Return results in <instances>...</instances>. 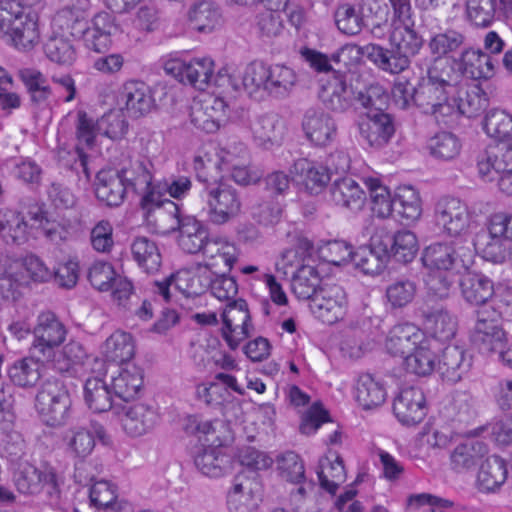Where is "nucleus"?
<instances>
[{
	"label": "nucleus",
	"instance_id": "nucleus-1",
	"mask_svg": "<svg viewBox=\"0 0 512 512\" xmlns=\"http://www.w3.org/2000/svg\"><path fill=\"white\" fill-rule=\"evenodd\" d=\"M395 16L403 23L391 34V42L395 48L385 49L377 44L362 46V56L367 57L379 69L397 74L409 67L410 57L416 55L422 47V37L413 29L410 0H389Z\"/></svg>",
	"mask_w": 512,
	"mask_h": 512
},
{
	"label": "nucleus",
	"instance_id": "nucleus-2",
	"mask_svg": "<svg viewBox=\"0 0 512 512\" xmlns=\"http://www.w3.org/2000/svg\"><path fill=\"white\" fill-rule=\"evenodd\" d=\"M298 83L296 72L283 64L268 65L261 61L249 63L242 76L244 90L255 98L269 96L275 99L288 97Z\"/></svg>",
	"mask_w": 512,
	"mask_h": 512
},
{
	"label": "nucleus",
	"instance_id": "nucleus-3",
	"mask_svg": "<svg viewBox=\"0 0 512 512\" xmlns=\"http://www.w3.org/2000/svg\"><path fill=\"white\" fill-rule=\"evenodd\" d=\"M52 276V270L34 254L23 258L0 256V294L6 300H17L21 294L20 289L30 281L44 283L52 279Z\"/></svg>",
	"mask_w": 512,
	"mask_h": 512
},
{
	"label": "nucleus",
	"instance_id": "nucleus-4",
	"mask_svg": "<svg viewBox=\"0 0 512 512\" xmlns=\"http://www.w3.org/2000/svg\"><path fill=\"white\" fill-rule=\"evenodd\" d=\"M475 255L467 240L436 242L424 249L421 261L429 270L461 274L473 266Z\"/></svg>",
	"mask_w": 512,
	"mask_h": 512
},
{
	"label": "nucleus",
	"instance_id": "nucleus-5",
	"mask_svg": "<svg viewBox=\"0 0 512 512\" xmlns=\"http://www.w3.org/2000/svg\"><path fill=\"white\" fill-rule=\"evenodd\" d=\"M14 481L20 493L38 495L43 492L51 506H60L63 481L51 464L44 462L37 467L27 463L15 474Z\"/></svg>",
	"mask_w": 512,
	"mask_h": 512
},
{
	"label": "nucleus",
	"instance_id": "nucleus-6",
	"mask_svg": "<svg viewBox=\"0 0 512 512\" xmlns=\"http://www.w3.org/2000/svg\"><path fill=\"white\" fill-rule=\"evenodd\" d=\"M0 36L15 47L31 49L39 40L37 22L14 0L0 2Z\"/></svg>",
	"mask_w": 512,
	"mask_h": 512
},
{
	"label": "nucleus",
	"instance_id": "nucleus-7",
	"mask_svg": "<svg viewBox=\"0 0 512 512\" xmlns=\"http://www.w3.org/2000/svg\"><path fill=\"white\" fill-rule=\"evenodd\" d=\"M35 407L46 425L61 427L67 424L72 414V400L64 382L59 379L45 381L36 395Z\"/></svg>",
	"mask_w": 512,
	"mask_h": 512
},
{
	"label": "nucleus",
	"instance_id": "nucleus-8",
	"mask_svg": "<svg viewBox=\"0 0 512 512\" xmlns=\"http://www.w3.org/2000/svg\"><path fill=\"white\" fill-rule=\"evenodd\" d=\"M199 191L208 205L209 220L222 225L236 217L241 210V200L235 188L221 181H209L198 174Z\"/></svg>",
	"mask_w": 512,
	"mask_h": 512
},
{
	"label": "nucleus",
	"instance_id": "nucleus-9",
	"mask_svg": "<svg viewBox=\"0 0 512 512\" xmlns=\"http://www.w3.org/2000/svg\"><path fill=\"white\" fill-rule=\"evenodd\" d=\"M151 164L143 160L131 161L128 167L119 170L121 178L126 186L141 195L140 206L149 215L154 208L164 210V203L168 199H162L161 183L152 182V174L149 170Z\"/></svg>",
	"mask_w": 512,
	"mask_h": 512
},
{
	"label": "nucleus",
	"instance_id": "nucleus-10",
	"mask_svg": "<svg viewBox=\"0 0 512 512\" xmlns=\"http://www.w3.org/2000/svg\"><path fill=\"white\" fill-rule=\"evenodd\" d=\"M168 216L171 224L167 230L180 233L178 240L180 247L190 254L204 252L206 243L209 241L207 229L194 217L182 216L179 206L171 200H167L164 203V210L160 211L161 218Z\"/></svg>",
	"mask_w": 512,
	"mask_h": 512
},
{
	"label": "nucleus",
	"instance_id": "nucleus-11",
	"mask_svg": "<svg viewBox=\"0 0 512 512\" xmlns=\"http://www.w3.org/2000/svg\"><path fill=\"white\" fill-rule=\"evenodd\" d=\"M67 330L55 313L41 312L33 329L31 352L39 360L52 361L56 349L65 341Z\"/></svg>",
	"mask_w": 512,
	"mask_h": 512
},
{
	"label": "nucleus",
	"instance_id": "nucleus-12",
	"mask_svg": "<svg viewBox=\"0 0 512 512\" xmlns=\"http://www.w3.org/2000/svg\"><path fill=\"white\" fill-rule=\"evenodd\" d=\"M163 69L180 83L190 84L199 90H204L210 83L221 85V73L214 75V62L210 58H195L189 62L173 58L165 61Z\"/></svg>",
	"mask_w": 512,
	"mask_h": 512
},
{
	"label": "nucleus",
	"instance_id": "nucleus-13",
	"mask_svg": "<svg viewBox=\"0 0 512 512\" xmlns=\"http://www.w3.org/2000/svg\"><path fill=\"white\" fill-rule=\"evenodd\" d=\"M456 94L457 92L423 79L417 86L416 107L423 113L434 116L437 122L445 124L446 118L455 114Z\"/></svg>",
	"mask_w": 512,
	"mask_h": 512
},
{
	"label": "nucleus",
	"instance_id": "nucleus-14",
	"mask_svg": "<svg viewBox=\"0 0 512 512\" xmlns=\"http://www.w3.org/2000/svg\"><path fill=\"white\" fill-rule=\"evenodd\" d=\"M221 317L222 337L229 348L235 350L254 331L247 302L242 298L227 302Z\"/></svg>",
	"mask_w": 512,
	"mask_h": 512
},
{
	"label": "nucleus",
	"instance_id": "nucleus-15",
	"mask_svg": "<svg viewBox=\"0 0 512 512\" xmlns=\"http://www.w3.org/2000/svg\"><path fill=\"white\" fill-rule=\"evenodd\" d=\"M311 312L323 323L334 324L342 320L347 311L344 289L335 283H323L309 304Z\"/></svg>",
	"mask_w": 512,
	"mask_h": 512
},
{
	"label": "nucleus",
	"instance_id": "nucleus-16",
	"mask_svg": "<svg viewBox=\"0 0 512 512\" xmlns=\"http://www.w3.org/2000/svg\"><path fill=\"white\" fill-rule=\"evenodd\" d=\"M436 225L450 236H461L470 225V212L465 203L454 197H443L435 205Z\"/></svg>",
	"mask_w": 512,
	"mask_h": 512
},
{
	"label": "nucleus",
	"instance_id": "nucleus-17",
	"mask_svg": "<svg viewBox=\"0 0 512 512\" xmlns=\"http://www.w3.org/2000/svg\"><path fill=\"white\" fill-rule=\"evenodd\" d=\"M289 172L311 195L320 194L331 180L330 168L305 157L295 159Z\"/></svg>",
	"mask_w": 512,
	"mask_h": 512
},
{
	"label": "nucleus",
	"instance_id": "nucleus-18",
	"mask_svg": "<svg viewBox=\"0 0 512 512\" xmlns=\"http://www.w3.org/2000/svg\"><path fill=\"white\" fill-rule=\"evenodd\" d=\"M319 98L326 109L335 113H344L356 102V91L346 82L344 75L336 73L322 87Z\"/></svg>",
	"mask_w": 512,
	"mask_h": 512
},
{
	"label": "nucleus",
	"instance_id": "nucleus-19",
	"mask_svg": "<svg viewBox=\"0 0 512 512\" xmlns=\"http://www.w3.org/2000/svg\"><path fill=\"white\" fill-rule=\"evenodd\" d=\"M393 412L404 425L412 426L421 422L426 415L423 391L417 387L401 389L394 399Z\"/></svg>",
	"mask_w": 512,
	"mask_h": 512
},
{
	"label": "nucleus",
	"instance_id": "nucleus-20",
	"mask_svg": "<svg viewBox=\"0 0 512 512\" xmlns=\"http://www.w3.org/2000/svg\"><path fill=\"white\" fill-rule=\"evenodd\" d=\"M120 101L129 117L139 118L155 108L151 88L142 81H127L120 91Z\"/></svg>",
	"mask_w": 512,
	"mask_h": 512
},
{
	"label": "nucleus",
	"instance_id": "nucleus-21",
	"mask_svg": "<svg viewBox=\"0 0 512 512\" xmlns=\"http://www.w3.org/2000/svg\"><path fill=\"white\" fill-rule=\"evenodd\" d=\"M302 127L308 140L317 146H326L337 135L335 120L323 110L310 108L305 112Z\"/></svg>",
	"mask_w": 512,
	"mask_h": 512
},
{
	"label": "nucleus",
	"instance_id": "nucleus-22",
	"mask_svg": "<svg viewBox=\"0 0 512 512\" xmlns=\"http://www.w3.org/2000/svg\"><path fill=\"white\" fill-rule=\"evenodd\" d=\"M359 131L369 146L381 148L395 133L393 118L385 112H367L366 120L359 124Z\"/></svg>",
	"mask_w": 512,
	"mask_h": 512
},
{
	"label": "nucleus",
	"instance_id": "nucleus-23",
	"mask_svg": "<svg viewBox=\"0 0 512 512\" xmlns=\"http://www.w3.org/2000/svg\"><path fill=\"white\" fill-rule=\"evenodd\" d=\"M94 189L97 199L110 207L121 205L127 191L119 170L113 168L102 169L97 173Z\"/></svg>",
	"mask_w": 512,
	"mask_h": 512
},
{
	"label": "nucleus",
	"instance_id": "nucleus-24",
	"mask_svg": "<svg viewBox=\"0 0 512 512\" xmlns=\"http://www.w3.org/2000/svg\"><path fill=\"white\" fill-rule=\"evenodd\" d=\"M512 165L510 144H490L478 154L477 167L481 177L494 180L496 175Z\"/></svg>",
	"mask_w": 512,
	"mask_h": 512
},
{
	"label": "nucleus",
	"instance_id": "nucleus-25",
	"mask_svg": "<svg viewBox=\"0 0 512 512\" xmlns=\"http://www.w3.org/2000/svg\"><path fill=\"white\" fill-rule=\"evenodd\" d=\"M472 357L457 345H448L442 351L438 361V371L448 382L456 383L470 370Z\"/></svg>",
	"mask_w": 512,
	"mask_h": 512
},
{
	"label": "nucleus",
	"instance_id": "nucleus-26",
	"mask_svg": "<svg viewBox=\"0 0 512 512\" xmlns=\"http://www.w3.org/2000/svg\"><path fill=\"white\" fill-rule=\"evenodd\" d=\"M121 422L127 434L138 437L154 428L158 421L156 411L142 403L122 407Z\"/></svg>",
	"mask_w": 512,
	"mask_h": 512
},
{
	"label": "nucleus",
	"instance_id": "nucleus-27",
	"mask_svg": "<svg viewBox=\"0 0 512 512\" xmlns=\"http://www.w3.org/2000/svg\"><path fill=\"white\" fill-rule=\"evenodd\" d=\"M425 335L414 325L405 324L394 327L386 340V349L393 356L406 359L423 341Z\"/></svg>",
	"mask_w": 512,
	"mask_h": 512
},
{
	"label": "nucleus",
	"instance_id": "nucleus-28",
	"mask_svg": "<svg viewBox=\"0 0 512 512\" xmlns=\"http://www.w3.org/2000/svg\"><path fill=\"white\" fill-rule=\"evenodd\" d=\"M118 26L113 18L106 12H100L93 18L92 26H89L84 37V45L95 52L106 51L111 45V35L116 33Z\"/></svg>",
	"mask_w": 512,
	"mask_h": 512
},
{
	"label": "nucleus",
	"instance_id": "nucleus-29",
	"mask_svg": "<svg viewBox=\"0 0 512 512\" xmlns=\"http://www.w3.org/2000/svg\"><path fill=\"white\" fill-rule=\"evenodd\" d=\"M96 435L101 441L106 437V431L100 424H93V432L84 427H75L67 431L64 440L68 452L74 457L85 458L95 447Z\"/></svg>",
	"mask_w": 512,
	"mask_h": 512
},
{
	"label": "nucleus",
	"instance_id": "nucleus-30",
	"mask_svg": "<svg viewBox=\"0 0 512 512\" xmlns=\"http://www.w3.org/2000/svg\"><path fill=\"white\" fill-rule=\"evenodd\" d=\"M101 132V125L95 122L92 118L88 117L87 113L83 110L77 112L76 123V140L75 146L77 157L84 173L88 176L87 169V155L84 149H92L95 145L97 135Z\"/></svg>",
	"mask_w": 512,
	"mask_h": 512
},
{
	"label": "nucleus",
	"instance_id": "nucleus-31",
	"mask_svg": "<svg viewBox=\"0 0 512 512\" xmlns=\"http://www.w3.org/2000/svg\"><path fill=\"white\" fill-rule=\"evenodd\" d=\"M460 281L464 299L473 305H485L494 295L493 282L482 273L465 271Z\"/></svg>",
	"mask_w": 512,
	"mask_h": 512
},
{
	"label": "nucleus",
	"instance_id": "nucleus-32",
	"mask_svg": "<svg viewBox=\"0 0 512 512\" xmlns=\"http://www.w3.org/2000/svg\"><path fill=\"white\" fill-rule=\"evenodd\" d=\"M505 332L499 323L481 318L476 321L471 333V341L484 354L499 351L503 346Z\"/></svg>",
	"mask_w": 512,
	"mask_h": 512
},
{
	"label": "nucleus",
	"instance_id": "nucleus-33",
	"mask_svg": "<svg viewBox=\"0 0 512 512\" xmlns=\"http://www.w3.org/2000/svg\"><path fill=\"white\" fill-rule=\"evenodd\" d=\"M331 198L338 206L359 211L366 201V194L358 183L350 177L337 179L330 188Z\"/></svg>",
	"mask_w": 512,
	"mask_h": 512
},
{
	"label": "nucleus",
	"instance_id": "nucleus-34",
	"mask_svg": "<svg viewBox=\"0 0 512 512\" xmlns=\"http://www.w3.org/2000/svg\"><path fill=\"white\" fill-rule=\"evenodd\" d=\"M460 69L468 78L489 79L494 75L497 60L482 50L467 49L461 55Z\"/></svg>",
	"mask_w": 512,
	"mask_h": 512
},
{
	"label": "nucleus",
	"instance_id": "nucleus-35",
	"mask_svg": "<svg viewBox=\"0 0 512 512\" xmlns=\"http://www.w3.org/2000/svg\"><path fill=\"white\" fill-rule=\"evenodd\" d=\"M113 392L119 399L128 402L134 400L143 387V373L136 365L129 364L112 378Z\"/></svg>",
	"mask_w": 512,
	"mask_h": 512
},
{
	"label": "nucleus",
	"instance_id": "nucleus-36",
	"mask_svg": "<svg viewBox=\"0 0 512 512\" xmlns=\"http://www.w3.org/2000/svg\"><path fill=\"white\" fill-rule=\"evenodd\" d=\"M474 254L478 251L482 257L493 263H503L506 258L510 257V242L506 239L494 237L490 233L481 230L474 240L471 242Z\"/></svg>",
	"mask_w": 512,
	"mask_h": 512
},
{
	"label": "nucleus",
	"instance_id": "nucleus-37",
	"mask_svg": "<svg viewBox=\"0 0 512 512\" xmlns=\"http://www.w3.org/2000/svg\"><path fill=\"white\" fill-rule=\"evenodd\" d=\"M487 453V446L479 440H470L457 445L450 454V466L455 472H466L474 468Z\"/></svg>",
	"mask_w": 512,
	"mask_h": 512
},
{
	"label": "nucleus",
	"instance_id": "nucleus-38",
	"mask_svg": "<svg viewBox=\"0 0 512 512\" xmlns=\"http://www.w3.org/2000/svg\"><path fill=\"white\" fill-rule=\"evenodd\" d=\"M507 478L505 461L496 455L489 456L480 465L477 484L481 491L494 492L499 489Z\"/></svg>",
	"mask_w": 512,
	"mask_h": 512
},
{
	"label": "nucleus",
	"instance_id": "nucleus-39",
	"mask_svg": "<svg viewBox=\"0 0 512 512\" xmlns=\"http://www.w3.org/2000/svg\"><path fill=\"white\" fill-rule=\"evenodd\" d=\"M19 77L29 94L31 103L39 108L48 106L52 90L47 78L34 68L21 69Z\"/></svg>",
	"mask_w": 512,
	"mask_h": 512
},
{
	"label": "nucleus",
	"instance_id": "nucleus-40",
	"mask_svg": "<svg viewBox=\"0 0 512 512\" xmlns=\"http://www.w3.org/2000/svg\"><path fill=\"white\" fill-rule=\"evenodd\" d=\"M221 13L219 7L208 0L194 3L188 12L190 26L201 33H209L219 25Z\"/></svg>",
	"mask_w": 512,
	"mask_h": 512
},
{
	"label": "nucleus",
	"instance_id": "nucleus-41",
	"mask_svg": "<svg viewBox=\"0 0 512 512\" xmlns=\"http://www.w3.org/2000/svg\"><path fill=\"white\" fill-rule=\"evenodd\" d=\"M355 398L364 410L374 409L385 402L386 390L372 375L362 374L355 386Z\"/></svg>",
	"mask_w": 512,
	"mask_h": 512
},
{
	"label": "nucleus",
	"instance_id": "nucleus-42",
	"mask_svg": "<svg viewBox=\"0 0 512 512\" xmlns=\"http://www.w3.org/2000/svg\"><path fill=\"white\" fill-rule=\"evenodd\" d=\"M0 233L7 244L21 245L28 239V224L21 213L6 209L0 211Z\"/></svg>",
	"mask_w": 512,
	"mask_h": 512
},
{
	"label": "nucleus",
	"instance_id": "nucleus-43",
	"mask_svg": "<svg viewBox=\"0 0 512 512\" xmlns=\"http://www.w3.org/2000/svg\"><path fill=\"white\" fill-rule=\"evenodd\" d=\"M483 129L489 137L497 140L495 144H510L512 149V115L492 109L483 120Z\"/></svg>",
	"mask_w": 512,
	"mask_h": 512
},
{
	"label": "nucleus",
	"instance_id": "nucleus-44",
	"mask_svg": "<svg viewBox=\"0 0 512 512\" xmlns=\"http://www.w3.org/2000/svg\"><path fill=\"white\" fill-rule=\"evenodd\" d=\"M462 144L453 133L442 131L430 137L426 143L428 153L436 160L451 161L459 156Z\"/></svg>",
	"mask_w": 512,
	"mask_h": 512
},
{
	"label": "nucleus",
	"instance_id": "nucleus-45",
	"mask_svg": "<svg viewBox=\"0 0 512 512\" xmlns=\"http://www.w3.org/2000/svg\"><path fill=\"white\" fill-rule=\"evenodd\" d=\"M40 361L34 356L16 360L7 371L11 382L23 388L35 386L41 378Z\"/></svg>",
	"mask_w": 512,
	"mask_h": 512
},
{
	"label": "nucleus",
	"instance_id": "nucleus-46",
	"mask_svg": "<svg viewBox=\"0 0 512 512\" xmlns=\"http://www.w3.org/2000/svg\"><path fill=\"white\" fill-rule=\"evenodd\" d=\"M322 284L317 269L305 264L294 273L291 286L297 298L311 301Z\"/></svg>",
	"mask_w": 512,
	"mask_h": 512
},
{
	"label": "nucleus",
	"instance_id": "nucleus-47",
	"mask_svg": "<svg viewBox=\"0 0 512 512\" xmlns=\"http://www.w3.org/2000/svg\"><path fill=\"white\" fill-rule=\"evenodd\" d=\"M131 251L134 260L147 273L158 271L162 263V257L158 246L147 237H137L132 245Z\"/></svg>",
	"mask_w": 512,
	"mask_h": 512
},
{
	"label": "nucleus",
	"instance_id": "nucleus-48",
	"mask_svg": "<svg viewBox=\"0 0 512 512\" xmlns=\"http://www.w3.org/2000/svg\"><path fill=\"white\" fill-rule=\"evenodd\" d=\"M332 456L335 457L334 460L329 457L320 460V470L317 473L321 487L334 495L339 485L345 481L346 474L343 459L337 453Z\"/></svg>",
	"mask_w": 512,
	"mask_h": 512
},
{
	"label": "nucleus",
	"instance_id": "nucleus-49",
	"mask_svg": "<svg viewBox=\"0 0 512 512\" xmlns=\"http://www.w3.org/2000/svg\"><path fill=\"white\" fill-rule=\"evenodd\" d=\"M135 353V346L131 334L116 331L104 344V355L107 361L123 364L130 361Z\"/></svg>",
	"mask_w": 512,
	"mask_h": 512
},
{
	"label": "nucleus",
	"instance_id": "nucleus-50",
	"mask_svg": "<svg viewBox=\"0 0 512 512\" xmlns=\"http://www.w3.org/2000/svg\"><path fill=\"white\" fill-rule=\"evenodd\" d=\"M368 189L372 211L379 218H388L394 212V198H391L388 188L378 178L368 177L363 179Z\"/></svg>",
	"mask_w": 512,
	"mask_h": 512
},
{
	"label": "nucleus",
	"instance_id": "nucleus-51",
	"mask_svg": "<svg viewBox=\"0 0 512 512\" xmlns=\"http://www.w3.org/2000/svg\"><path fill=\"white\" fill-rule=\"evenodd\" d=\"M84 400L95 413L106 412L113 407L110 390L100 378H90L85 382Z\"/></svg>",
	"mask_w": 512,
	"mask_h": 512
},
{
	"label": "nucleus",
	"instance_id": "nucleus-52",
	"mask_svg": "<svg viewBox=\"0 0 512 512\" xmlns=\"http://www.w3.org/2000/svg\"><path fill=\"white\" fill-rule=\"evenodd\" d=\"M394 212L408 223L419 219L422 207L418 192L410 186L399 187L394 197Z\"/></svg>",
	"mask_w": 512,
	"mask_h": 512
},
{
	"label": "nucleus",
	"instance_id": "nucleus-53",
	"mask_svg": "<svg viewBox=\"0 0 512 512\" xmlns=\"http://www.w3.org/2000/svg\"><path fill=\"white\" fill-rule=\"evenodd\" d=\"M435 358V354L430 347V341L425 339L411 354L406 356L404 366L409 373L427 376L436 367Z\"/></svg>",
	"mask_w": 512,
	"mask_h": 512
},
{
	"label": "nucleus",
	"instance_id": "nucleus-54",
	"mask_svg": "<svg viewBox=\"0 0 512 512\" xmlns=\"http://www.w3.org/2000/svg\"><path fill=\"white\" fill-rule=\"evenodd\" d=\"M254 139L260 145L278 142L282 136V127L276 114H262L256 116L250 124Z\"/></svg>",
	"mask_w": 512,
	"mask_h": 512
},
{
	"label": "nucleus",
	"instance_id": "nucleus-55",
	"mask_svg": "<svg viewBox=\"0 0 512 512\" xmlns=\"http://www.w3.org/2000/svg\"><path fill=\"white\" fill-rule=\"evenodd\" d=\"M426 325L440 341L450 340L457 330L456 318L445 309H436L426 314Z\"/></svg>",
	"mask_w": 512,
	"mask_h": 512
},
{
	"label": "nucleus",
	"instance_id": "nucleus-56",
	"mask_svg": "<svg viewBox=\"0 0 512 512\" xmlns=\"http://www.w3.org/2000/svg\"><path fill=\"white\" fill-rule=\"evenodd\" d=\"M455 102V113L459 112L469 118L479 115L488 105V99L478 88L468 91L462 85L458 87Z\"/></svg>",
	"mask_w": 512,
	"mask_h": 512
},
{
	"label": "nucleus",
	"instance_id": "nucleus-57",
	"mask_svg": "<svg viewBox=\"0 0 512 512\" xmlns=\"http://www.w3.org/2000/svg\"><path fill=\"white\" fill-rule=\"evenodd\" d=\"M194 463L202 474L217 478L224 474L228 459L215 448H205L197 453Z\"/></svg>",
	"mask_w": 512,
	"mask_h": 512
},
{
	"label": "nucleus",
	"instance_id": "nucleus-58",
	"mask_svg": "<svg viewBox=\"0 0 512 512\" xmlns=\"http://www.w3.org/2000/svg\"><path fill=\"white\" fill-rule=\"evenodd\" d=\"M417 285L408 278H398L386 287V298L391 308L406 307L415 298Z\"/></svg>",
	"mask_w": 512,
	"mask_h": 512
},
{
	"label": "nucleus",
	"instance_id": "nucleus-59",
	"mask_svg": "<svg viewBox=\"0 0 512 512\" xmlns=\"http://www.w3.org/2000/svg\"><path fill=\"white\" fill-rule=\"evenodd\" d=\"M419 246L416 235L409 230H401L394 233V242L392 250H390L391 258L403 264L411 262L417 252Z\"/></svg>",
	"mask_w": 512,
	"mask_h": 512
},
{
	"label": "nucleus",
	"instance_id": "nucleus-60",
	"mask_svg": "<svg viewBox=\"0 0 512 512\" xmlns=\"http://www.w3.org/2000/svg\"><path fill=\"white\" fill-rule=\"evenodd\" d=\"M280 476L291 483L300 484L305 480V468L300 456L293 451H286L276 458Z\"/></svg>",
	"mask_w": 512,
	"mask_h": 512
},
{
	"label": "nucleus",
	"instance_id": "nucleus-61",
	"mask_svg": "<svg viewBox=\"0 0 512 512\" xmlns=\"http://www.w3.org/2000/svg\"><path fill=\"white\" fill-rule=\"evenodd\" d=\"M446 411L454 421L469 422L475 415L473 396L468 391L454 392Z\"/></svg>",
	"mask_w": 512,
	"mask_h": 512
},
{
	"label": "nucleus",
	"instance_id": "nucleus-62",
	"mask_svg": "<svg viewBox=\"0 0 512 512\" xmlns=\"http://www.w3.org/2000/svg\"><path fill=\"white\" fill-rule=\"evenodd\" d=\"M496 0H467L466 13L469 21L477 27H489L495 16Z\"/></svg>",
	"mask_w": 512,
	"mask_h": 512
},
{
	"label": "nucleus",
	"instance_id": "nucleus-63",
	"mask_svg": "<svg viewBox=\"0 0 512 512\" xmlns=\"http://www.w3.org/2000/svg\"><path fill=\"white\" fill-rule=\"evenodd\" d=\"M46 56L53 62L70 65L76 59V49L66 38L51 37L44 46Z\"/></svg>",
	"mask_w": 512,
	"mask_h": 512
},
{
	"label": "nucleus",
	"instance_id": "nucleus-64",
	"mask_svg": "<svg viewBox=\"0 0 512 512\" xmlns=\"http://www.w3.org/2000/svg\"><path fill=\"white\" fill-rule=\"evenodd\" d=\"M457 77L458 76L453 73V68L449 65L447 60L437 58L428 68L426 80L451 91L458 92V87L461 84L456 81Z\"/></svg>",
	"mask_w": 512,
	"mask_h": 512
}]
</instances>
